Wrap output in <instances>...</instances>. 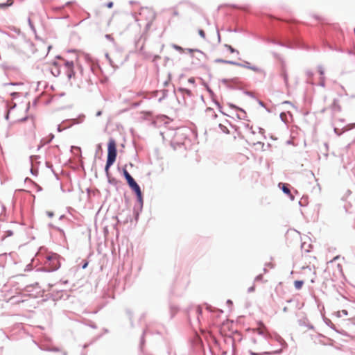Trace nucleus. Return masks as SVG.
Listing matches in <instances>:
<instances>
[{"label":"nucleus","mask_w":355,"mask_h":355,"mask_svg":"<svg viewBox=\"0 0 355 355\" xmlns=\"http://www.w3.org/2000/svg\"><path fill=\"white\" fill-rule=\"evenodd\" d=\"M116 157V144L114 139H110L107 144V158L105 166V173L109 175V168L114 164Z\"/></svg>","instance_id":"f257e3e1"},{"label":"nucleus","mask_w":355,"mask_h":355,"mask_svg":"<svg viewBox=\"0 0 355 355\" xmlns=\"http://www.w3.org/2000/svg\"><path fill=\"white\" fill-rule=\"evenodd\" d=\"M35 123L33 119H26L21 126L24 135L30 139L35 137Z\"/></svg>","instance_id":"f03ea898"},{"label":"nucleus","mask_w":355,"mask_h":355,"mask_svg":"<svg viewBox=\"0 0 355 355\" xmlns=\"http://www.w3.org/2000/svg\"><path fill=\"white\" fill-rule=\"evenodd\" d=\"M60 257L57 254H49L44 262V266L47 270L54 271L59 268L60 266Z\"/></svg>","instance_id":"7ed1b4c3"},{"label":"nucleus","mask_w":355,"mask_h":355,"mask_svg":"<svg viewBox=\"0 0 355 355\" xmlns=\"http://www.w3.org/2000/svg\"><path fill=\"white\" fill-rule=\"evenodd\" d=\"M129 187L135 192L139 201H142V194L139 186L130 175L126 178Z\"/></svg>","instance_id":"20e7f679"},{"label":"nucleus","mask_w":355,"mask_h":355,"mask_svg":"<svg viewBox=\"0 0 355 355\" xmlns=\"http://www.w3.org/2000/svg\"><path fill=\"white\" fill-rule=\"evenodd\" d=\"M64 64L67 68L66 73H67V77L69 78V79L74 78L75 73L73 72V62L72 61L71 62L66 61Z\"/></svg>","instance_id":"39448f33"},{"label":"nucleus","mask_w":355,"mask_h":355,"mask_svg":"<svg viewBox=\"0 0 355 355\" xmlns=\"http://www.w3.org/2000/svg\"><path fill=\"white\" fill-rule=\"evenodd\" d=\"M217 116V114L214 112V110L212 108L208 107L205 110V117L208 120H213L216 119Z\"/></svg>","instance_id":"423d86ee"},{"label":"nucleus","mask_w":355,"mask_h":355,"mask_svg":"<svg viewBox=\"0 0 355 355\" xmlns=\"http://www.w3.org/2000/svg\"><path fill=\"white\" fill-rule=\"evenodd\" d=\"M253 331L254 333H257L258 334L263 335L266 336H268L266 328L263 324H261L259 327L254 329Z\"/></svg>","instance_id":"0eeeda50"},{"label":"nucleus","mask_w":355,"mask_h":355,"mask_svg":"<svg viewBox=\"0 0 355 355\" xmlns=\"http://www.w3.org/2000/svg\"><path fill=\"white\" fill-rule=\"evenodd\" d=\"M187 51L188 52L191 53V55L193 57H194L196 54L198 57H201V58L204 57L203 53L202 51H199V50H193V49H187Z\"/></svg>","instance_id":"6e6552de"},{"label":"nucleus","mask_w":355,"mask_h":355,"mask_svg":"<svg viewBox=\"0 0 355 355\" xmlns=\"http://www.w3.org/2000/svg\"><path fill=\"white\" fill-rule=\"evenodd\" d=\"M303 284H304L303 281L297 280V281H295V282H294V286L296 289H300L302 287Z\"/></svg>","instance_id":"1a4fd4ad"},{"label":"nucleus","mask_w":355,"mask_h":355,"mask_svg":"<svg viewBox=\"0 0 355 355\" xmlns=\"http://www.w3.org/2000/svg\"><path fill=\"white\" fill-rule=\"evenodd\" d=\"M12 4V0H8L6 3H0V8H5L9 6H11Z\"/></svg>","instance_id":"9d476101"},{"label":"nucleus","mask_w":355,"mask_h":355,"mask_svg":"<svg viewBox=\"0 0 355 355\" xmlns=\"http://www.w3.org/2000/svg\"><path fill=\"white\" fill-rule=\"evenodd\" d=\"M216 62H221V63H229V64H236V63L234 62L227 61V60H222V59H217V60H216Z\"/></svg>","instance_id":"9b49d317"},{"label":"nucleus","mask_w":355,"mask_h":355,"mask_svg":"<svg viewBox=\"0 0 355 355\" xmlns=\"http://www.w3.org/2000/svg\"><path fill=\"white\" fill-rule=\"evenodd\" d=\"M282 191L288 196L291 195L290 189L285 184H283Z\"/></svg>","instance_id":"f8f14e48"},{"label":"nucleus","mask_w":355,"mask_h":355,"mask_svg":"<svg viewBox=\"0 0 355 355\" xmlns=\"http://www.w3.org/2000/svg\"><path fill=\"white\" fill-rule=\"evenodd\" d=\"M337 315H338V316L341 317L342 315H347L348 313L346 310H342V311H338L337 312Z\"/></svg>","instance_id":"ddd939ff"},{"label":"nucleus","mask_w":355,"mask_h":355,"mask_svg":"<svg viewBox=\"0 0 355 355\" xmlns=\"http://www.w3.org/2000/svg\"><path fill=\"white\" fill-rule=\"evenodd\" d=\"M219 127L220 128V130L223 132H228V130L226 126L222 125V124H219Z\"/></svg>","instance_id":"4468645a"},{"label":"nucleus","mask_w":355,"mask_h":355,"mask_svg":"<svg viewBox=\"0 0 355 355\" xmlns=\"http://www.w3.org/2000/svg\"><path fill=\"white\" fill-rule=\"evenodd\" d=\"M250 354L251 355H268V354H270V352H263V353L257 354V353H255V352H250Z\"/></svg>","instance_id":"2eb2a0df"},{"label":"nucleus","mask_w":355,"mask_h":355,"mask_svg":"<svg viewBox=\"0 0 355 355\" xmlns=\"http://www.w3.org/2000/svg\"><path fill=\"white\" fill-rule=\"evenodd\" d=\"M198 33L202 38H205V33L203 30L200 29L198 31Z\"/></svg>","instance_id":"dca6fc26"},{"label":"nucleus","mask_w":355,"mask_h":355,"mask_svg":"<svg viewBox=\"0 0 355 355\" xmlns=\"http://www.w3.org/2000/svg\"><path fill=\"white\" fill-rule=\"evenodd\" d=\"M173 48L175 49L178 50L180 52H183L184 51V49L181 46H179L178 45H173Z\"/></svg>","instance_id":"f3484780"},{"label":"nucleus","mask_w":355,"mask_h":355,"mask_svg":"<svg viewBox=\"0 0 355 355\" xmlns=\"http://www.w3.org/2000/svg\"><path fill=\"white\" fill-rule=\"evenodd\" d=\"M123 175H124L125 179L127 178V177H130V173L127 171L126 169H123Z\"/></svg>","instance_id":"a211bd4d"},{"label":"nucleus","mask_w":355,"mask_h":355,"mask_svg":"<svg viewBox=\"0 0 355 355\" xmlns=\"http://www.w3.org/2000/svg\"><path fill=\"white\" fill-rule=\"evenodd\" d=\"M225 46L230 50V51L232 53L235 52V49L232 48V46L230 45H225Z\"/></svg>","instance_id":"6ab92c4d"},{"label":"nucleus","mask_w":355,"mask_h":355,"mask_svg":"<svg viewBox=\"0 0 355 355\" xmlns=\"http://www.w3.org/2000/svg\"><path fill=\"white\" fill-rule=\"evenodd\" d=\"M3 212H4V207L1 203H0V216L2 215V214Z\"/></svg>","instance_id":"aec40b11"},{"label":"nucleus","mask_w":355,"mask_h":355,"mask_svg":"<svg viewBox=\"0 0 355 355\" xmlns=\"http://www.w3.org/2000/svg\"><path fill=\"white\" fill-rule=\"evenodd\" d=\"M255 290V286L253 285L252 286H250L249 288H248V292L251 293V292H253Z\"/></svg>","instance_id":"412c9836"},{"label":"nucleus","mask_w":355,"mask_h":355,"mask_svg":"<svg viewBox=\"0 0 355 355\" xmlns=\"http://www.w3.org/2000/svg\"><path fill=\"white\" fill-rule=\"evenodd\" d=\"M248 68L251 69L252 70L254 71H259V69L257 67H248Z\"/></svg>","instance_id":"4be33fe9"},{"label":"nucleus","mask_w":355,"mask_h":355,"mask_svg":"<svg viewBox=\"0 0 355 355\" xmlns=\"http://www.w3.org/2000/svg\"><path fill=\"white\" fill-rule=\"evenodd\" d=\"M47 215L49 218H52L53 216V213L52 211H47Z\"/></svg>","instance_id":"5701e85b"},{"label":"nucleus","mask_w":355,"mask_h":355,"mask_svg":"<svg viewBox=\"0 0 355 355\" xmlns=\"http://www.w3.org/2000/svg\"><path fill=\"white\" fill-rule=\"evenodd\" d=\"M261 279H262V275H258L257 277H256L255 281H259V280H261Z\"/></svg>","instance_id":"b1692460"},{"label":"nucleus","mask_w":355,"mask_h":355,"mask_svg":"<svg viewBox=\"0 0 355 355\" xmlns=\"http://www.w3.org/2000/svg\"><path fill=\"white\" fill-rule=\"evenodd\" d=\"M112 6H113V3L112 2H110V3H107V7L109 8H111Z\"/></svg>","instance_id":"393cba45"},{"label":"nucleus","mask_w":355,"mask_h":355,"mask_svg":"<svg viewBox=\"0 0 355 355\" xmlns=\"http://www.w3.org/2000/svg\"><path fill=\"white\" fill-rule=\"evenodd\" d=\"M146 93L145 92H139L137 94V96H145Z\"/></svg>","instance_id":"a878e982"},{"label":"nucleus","mask_w":355,"mask_h":355,"mask_svg":"<svg viewBox=\"0 0 355 355\" xmlns=\"http://www.w3.org/2000/svg\"><path fill=\"white\" fill-rule=\"evenodd\" d=\"M347 193H348L349 195H350V194H351V191H350L349 190H348V191H347Z\"/></svg>","instance_id":"bb28decb"},{"label":"nucleus","mask_w":355,"mask_h":355,"mask_svg":"<svg viewBox=\"0 0 355 355\" xmlns=\"http://www.w3.org/2000/svg\"><path fill=\"white\" fill-rule=\"evenodd\" d=\"M338 258V256H337V257H334V260H336V259H337Z\"/></svg>","instance_id":"cd10ccee"},{"label":"nucleus","mask_w":355,"mask_h":355,"mask_svg":"<svg viewBox=\"0 0 355 355\" xmlns=\"http://www.w3.org/2000/svg\"><path fill=\"white\" fill-rule=\"evenodd\" d=\"M190 83H193V80L189 79Z\"/></svg>","instance_id":"c85d7f7f"},{"label":"nucleus","mask_w":355,"mask_h":355,"mask_svg":"<svg viewBox=\"0 0 355 355\" xmlns=\"http://www.w3.org/2000/svg\"><path fill=\"white\" fill-rule=\"evenodd\" d=\"M86 266H87V263H85V264L83 266V268H85Z\"/></svg>","instance_id":"c756f323"},{"label":"nucleus","mask_w":355,"mask_h":355,"mask_svg":"<svg viewBox=\"0 0 355 355\" xmlns=\"http://www.w3.org/2000/svg\"><path fill=\"white\" fill-rule=\"evenodd\" d=\"M304 244H302V249L304 248Z\"/></svg>","instance_id":"7c9ffc66"}]
</instances>
